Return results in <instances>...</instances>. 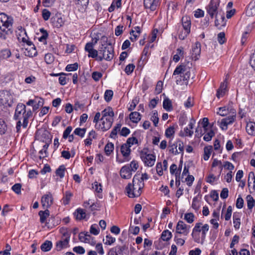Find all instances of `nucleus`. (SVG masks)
<instances>
[{"label": "nucleus", "instance_id": "680f3d73", "mask_svg": "<svg viewBox=\"0 0 255 255\" xmlns=\"http://www.w3.org/2000/svg\"><path fill=\"white\" fill-rule=\"evenodd\" d=\"M7 129V126L5 123V122L0 119V134H3L5 133Z\"/></svg>", "mask_w": 255, "mask_h": 255}, {"label": "nucleus", "instance_id": "49530a36", "mask_svg": "<svg viewBox=\"0 0 255 255\" xmlns=\"http://www.w3.org/2000/svg\"><path fill=\"white\" fill-rule=\"evenodd\" d=\"M114 145L112 142H108L105 147V152L107 155H110L113 152Z\"/></svg>", "mask_w": 255, "mask_h": 255}, {"label": "nucleus", "instance_id": "72a5a7b5", "mask_svg": "<svg viewBox=\"0 0 255 255\" xmlns=\"http://www.w3.org/2000/svg\"><path fill=\"white\" fill-rule=\"evenodd\" d=\"M74 215L78 220H82L86 218V214L83 209L81 208L77 209L74 213Z\"/></svg>", "mask_w": 255, "mask_h": 255}, {"label": "nucleus", "instance_id": "052dcab7", "mask_svg": "<svg viewBox=\"0 0 255 255\" xmlns=\"http://www.w3.org/2000/svg\"><path fill=\"white\" fill-rule=\"evenodd\" d=\"M93 189L97 193H101L102 192V186L101 183L95 181L93 184Z\"/></svg>", "mask_w": 255, "mask_h": 255}, {"label": "nucleus", "instance_id": "423d86ee", "mask_svg": "<svg viewBox=\"0 0 255 255\" xmlns=\"http://www.w3.org/2000/svg\"><path fill=\"white\" fill-rule=\"evenodd\" d=\"M114 56V50L112 46H105L102 44L99 49V56L98 61H102L105 59L106 61H111Z\"/></svg>", "mask_w": 255, "mask_h": 255}, {"label": "nucleus", "instance_id": "de8ad7c7", "mask_svg": "<svg viewBox=\"0 0 255 255\" xmlns=\"http://www.w3.org/2000/svg\"><path fill=\"white\" fill-rule=\"evenodd\" d=\"M150 120L153 122L155 127H157L158 124L159 118L158 117V113L156 110L153 111L152 115L150 118Z\"/></svg>", "mask_w": 255, "mask_h": 255}, {"label": "nucleus", "instance_id": "4be33fe9", "mask_svg": "<svg viewBox=\"0 0 255 255\" xmlns=\"http://www.w3.org/2000/svg\"><path fill=\"white\" fill-rule=\"evenodd\" d=\"M182 27L186 33H190L191 28L190 18L186 16H183L182 18Z\"/></svg>", "mask_w": 255, "mask_h": 255}, {"label": "nucleus", "instance_id": "0eeeda50", "mask_svg": "<svg viewBox=\"0 0 255 255\" xmlns=\"http://www.w3.org/2000/svg\"><path fill=\"white\" fill-rule=\"evenodd\" d=\"M13 19L4 13H0V29L6 34L11 33Z\"/></svg>", "mask_w": 255, "mask_h": 255}, {"label": "nucleus", "instance_id": "412c9836", "mask_svg": "<svg viewBox=\"0 0 255 255\" xmlns=\"http://www.w3.org/2000/svg\"><path fill=\"white\" fill-rule=\"evenodd\" d=\"M120 175L124 179H129L131 177V171L128 164L122 167L120 170Z\"/></svg>", "mask_w": 255, "mask_h": 255}, {"label": "nucleus", "instance_id": "2f4dec72", "mask_svg": "<svg viewBox=\"0 0 255 255\" xmlns=\"http://www.w3.org/2000/svg\"><path fill=\"white\" fill-rule=\"evenodd\" d=\"M45 209L44 211H40L38 213L40 216V221L41 223H45L47 218L49 216V211L48 209Z\"/></svg>", "mask_w": 255, "mask_h": 255}, {"label": "nucleus", "instance_id": "774afa93", "mask_svg": "<svg viewBox=\"0 0 255 255\" xmlns=\"http://www.w3.org/2000/svg\"><path fill=\"white\" fill-rule=\"evenodd\" d=\"M21 185L20 183H16L12 186V190L17 194L21 193Z\"/></svg>", "mask_w": 255, "mask_h": 255}, {"label": "nucleus", "instance_id": "a878e982", "mask_svg": "<svg viewBox=\"0 0 255 255\" xmlns=\"http://www.w3.org/2000/svg\"><path fill=\"white\" fill-rule=\"evenodd\" d=\"M163 108L167 112H171L173 110V106L171 101L167 97H165L163 101Z\"/></svg>", "mask_w": 255, "mask_h": 255}, {"label": "nucleus", "instance_id": "39448f33", "mask_svg": "<svg viewBox=\"0 0 255 255\" xmlns=\"http://www.w3.org/2000/svg\"><path fill=\"white\" fill-rule=\"evenodd\" d=\"M144 186V182L139 181L136 176H134L132 183H128L126 187V194L129 198L138 197L141 195Z\"/></svg>", "mask_w": 255, "mask_h": 255}, {"label": "nucleus", "instance_id": "f03ea898", "mask_svg": "<svg viewBox=\"0 0 255 255\" xmlns=\"http://www.w3.org/2000/svg\"><path fill=\"white\" fill-rule=\"evenodd\" d=\"M193 71L192 63L190 61H185L176 67L173 76L179 75L180 81H183L184 84L187 85Z\"/></svg>", "mask_w": 255, "mask_h": 255}, {"label": "nucleus", "instance_id": "5fc2aeb1", "mask_svg": "<svg viewBox=\"0 0 255 255\" xmlns=\"http://www.w3.org/2000/svg\"><path fill=\"white\" fill-rule=\"evenodd\" d=\"M116 241L115 238L113 237L111 235H107L106 239L103 240L105 244L107 245H111Z\"/></svg>", "mask_w": 255, "mask_h": 255}, {"label": "nucleus", "instance_id": "bf43d9fd", "mask_svg": "<svg viewBox=\"0 0 255 255\" xmlns=\"http://www.w3.org/2000/svg\"><path fill=\"white\" fill-rule=\"evenodd\" d=\"M78 68V64L77 63H75L74 64H68L66 66L65 68V70L67 71L71 72V71H75L77 70Z\"/></svg>", "mask_w": 255, "mask_h": 255}, {"label": "nucleus", "instance_id": "13d9d810", "mask_svg": "<svg viewBox=\"0 0 255 255\" xmlns=\"http://www.w3.org/2000/svg\"><path fill=\"white\" fill-rule=\"evenodd\" d=\"M113 92L111 90H107L104 94V98L106 101L110 102L113 97Z\"/></svg>", "mask_w": 255, "mask_h": 255}, {"label": "nucleus", "instance_id": "2eb2a0df", "mask_svg": "<svg viewBox=\"0 0 255 255\" xmlns=\"http://www.w3.org/2000/svg\"><path fill=\"white\" fill-rule=\"evenodd\" d=\"M79 238L81 242L89 244L92 246H94L96 244L95 238L92 237L88 232L80 233L79 235Z\"/></svg>", "mask_w": 255, "mask_h": 255}, {"label": "nucleus", "instance_id": "37998d69", "mask_svg": "<svg viewBox=\"0 0 255 255\" xmlns=\"http://www.w3.org/2000/svg\"><path fill=\"white\" fill-rule=\"evenodd\" d=\"M11 54L10 50L8 49H3L0 52V59H6L11 56Z\"/></svg>", "mask_w": 255, "mask_h": 255}, {"label": "nucleus", "instance_id": "09e8293b", "mask_svg": "<svg viewBox=\"0 0 255 255\" xmlns=\"http://www.w3.org/2000/svg\"><path fill=\"white\" fill-rule=\"evenodd\" d=\"M121 127V124H117V125L114 127L111 132L110 137L111 138H115L116 137L118 132L120 131Z\"/></svg>", "mask_w": 255, "mask_h": 255}, {"label": "nucleus", "instance_id": "58836bf2", "mask_svg": "<svg viewBox=\"0 0 255 255\" xmlns=\"http://www.w3.org/2000/svg\"><path fill=\"white\" fill-rule=\"evenodd\" d=\"M172 233L168 230H164L162 232L161 235V239L163 241H168L172 238Z\"/></svg>", "mask_w": 255, "mask_h": 255}, {"label": "nucleus", "instance_id": "cd10ccee", "mask_svg": "<svg viewBox=\"0 0 255 255\" xmlns=\"http://www.w3.org/2000/svg\"><path fill=\"white\" fill-rule=\"evenodd\" d=\"M247 133L251 135L255 136V123L250 122L247 124L246 127Z\"/></svg>", "mask_w": 255, "mask_h": 255}, {"label": "nucleus", "instance_id": "393cba45", "mask_svg": "<svg viewBox=\"0 0 255 255\" xmlns=\"http://www.w3.org/2000/svg\"><path fill=\"white\" fill-rule=\"evenodd\" d=\"M121 151L123 156L126 159L125 161H128L129 159L128 158L130 153V147L127 144H124L121 146Z\"/></svg>", "mask_w": 255, "mask_h": 255}, {"label": "nucleus", "instance_id": "c03bdc74", "mask_svg": "<svg viewBox=\"0 0 255 255\" xmlns=\"http://www.w3.org/2000/svg\"><path fill=\"white\" fill-rule=\"evenodd\" d=\"M48 146H49V144L46 143L43 146L42 149L39 151V154H40L39 158L40 159L43 158L47 156V155H48L47 149H48Z\"/></svg>", "mask_w": 255, "mask_h": 255}, {"label": "nucleus", "instance_id": "aec40b11", "mask_svg": "<svg viewBox=\"0 0 255 255\" xmlns=\"http://www.w3.org/2000/svg\"><path fill=\"white\" fill-rule=\"evenodd\" d=\"M187 237V236H183L181 233L175 232L174 241L177 245L182 246L185 244Z\"/></svg>", "mask_w": 255, "mask_h": 255}, {"label": "nucleus", "instance_id": "1a4fd4ad", "mask_svg": "<svg viewBox=\"0 0 255 255\" xmlns=\"http://www.w3.org/2000/svg\"><path fill=\"white\" fill-rule=\"evenodd\" d=\"M140 157L145 166L152 167L154 165L156 156L150 153L147 148H143L140 153Z\"/></svg>", "mask_w": 255, "mask_h": 255}, {"label": "nucleus", "instance_id": "7ed1b4c3", "mask_svg": "<svg viewBox=\"0 0 255 255\" xmlns=\"http://www.w3.org/2000/svg\"><path fill=\"white\" fill-rule=\"evenodd\" d=\"M209 229V226L207 224H203L201 222L196 223L191 233V236L194 241L197 243L203 244L205 241Z\"/></svg>", "mask_w": 255, "mask_h": 255}, {"label": "nucleus", "instance_id": "4468645a", "mask_svg": "<svg viewBox=\"0 0 255 255\" xmlns=\"http://www.w3.org/2000/svg\"><path fill=\"white\" fill-rule=\"evenodd\" d=\"M41 202L43 209H48L53 204V198L51 192H48L41 197Z\"/></svg>", "mask_w": 255, "mask_h": 255}, {"label": "nucleus", "instance_id": "7c9ffc66", "mask_svg": "<svg viewBox=\"0 0 255 255\" xmlns=\"http://www.w3.org/2000/svg\"><path fill=\"white\" fill-rule=\"evenodd\" d=\"M129 119L132 122L137 124L141 119V115L137 112H131L129 114Z\"/></svg>", "mask_w": 255, "mask_h": 255}, {"label": "nucleus", "instance_id": "9d476101", "mask_svg": "<svg viewBox=\"0 0 255 255\" xmlns=\"http://www.w3.org/2000/svg\"><path fill=\"white\" fill-rule=\"evenodd\" d=\"M220 3V0H210L209 4L206 6V12L211 18L216 17Z\"/></svg>", "mask_w": 255, "mask_h": 255}, {"label": "nucleus", "instance_id": "e433bc0d", "mask_svg": "<svg viewBox=\"0 0 255 255\" xmlns=\"http://www.w3.org/2000/svg\"><path fill=\"white\" fill-rule=\"evenodd\" d=\"M213 147L212 146H205L204 149L203 158L205 161L209 159L212 151Z\"/></svg>", "mask_w": 255, "mask_h": 255}, {"label": "nucleus", "instance_id": "f257e3e1", "mask_svg": "<svg viewBox=\"0 0 255 255\" xmlns=\"http://www.w3.org/2000/svg\"><path fill=\"white\" fill-rule=\"evenodd\" d=\"M32 115V113L31 110H26L25 105L22 103H19L17 104L13 116V119L15 120H18L16 126L17 131H19L21 126V120L23 121V127L25 128L27 126L28 123V119L31 117Z\"/></svg>", "mask_w": 255, "mask_h": 255}, {"label": "nucleus", "instance_id": "c9c22d12", "mask_svg": "<svg viewBox=\"0 0 255 255\" xmlns=\"http://www.w3.org/2000/svg\"><path fill=\"white\" fill-rule=\"evenodd\" d=\"M53 24L57 27H60L64 24V21L61 17L55 16L52 18Z\"/></svg>", "mask_w": 255, "mask_h": 255}, {"label": "nucleus", "instance_id": "f8f14e48", "mask_svg": "<svg viewBox=\"0 0 255 255\" xmlns=\"http://www.w3.org/2000/svg\"><path fill=\"white\" fill-rule=\"evenodd\" d=\"M13 96L9 91L2 90L0 91V104L2 105H9L12 101Z\"/></svg>", "mask_w": 255, "mask_h": 255}, {"label": "nucleus", "instance_id": "8fccbe9b", "mask_svg": "<svg viewBox=\"0 0 255 255\" xmlns=\"http://www.w3.org/2000/svg\"><path fill=\"white\" fill-rule=\"evenodd\" d=\"M192 207L196 211H198L200 207V202L197 197L193 198L192 203Z\"/></svg>", "mask_w": 255, "mask_h": 255}, {"label": "nucleus", "instance_id": "3c124183", "mask_svg": "<svg viewBox=\"0 0 255 255\" xmlns=\"http://www.w3.org/2000/svg\"><path fill=\"white\" fill-rule=\"evenodd\" d=\"M90 233L95 236L98 235L100 233V229L98 225L96 224L92 225L90 227Z\"/></svg>", "mask_w": 255, "mask_h": 255}, {"label": "nucleus", "instance_id": "f3484780", "mask_svg": "<svg viewBox=\"0 0 255 255\" xmlns=\"http://www.w3.org/2000/svg\"><path fill=\"white\" fill-rule=\"evenodd\" d=\"M144 6L150 11H154L159 5V0H144Z\"/></svg>", "mask_w": 255, "mask_h": 255}, {"label": "nucleus", "instance_id": "ddd939ff", "mask_svg": "<svg viewBox=\"0 0 255 255\" xmlns=\"http://www.w3.org/2000/svg\"><path fill=\"white\" fill-rule=\"evenodd\" d=\"M190 226L186 224L183 221L180 220L178 222L175 232L181 233L183 236H188L190 232Z\"/></svg>", "mask_w": 255, "mask_h": 255}, {"label": "nucleus", "instance_id": "6e6d98bb", "mask_svg": "<svg viewBox=\"0 0 255 255\" xmlns=\"http://www.w3.org/2000/svg\"><path fill=\"white\" fill-rule=\"evenodd\" d=\"M65 168L64 165L60 166L56 171V174L57 176H59L60 178L64 177L65 175Z\"/></svg>", "mask_w": 255, "mask_h": 255}, {"label": "nucleus", "instance_id": "6e6552de", "mask_svg": "<svg viewBox=\"0 0 255 255\" xmlns=\"http://www.w3.org/2000/svg\"><path fill=\"white\" fill-rule=\"evenodd\" d=\"M60 232L62 235L61 239L56 243V249L58 251L69 247L71 237V233L66 228L61 229Z\"/></svg>", "mask_w": 255, "mask_h": 255}, {"label": "nucleus", "instance_id": "5701e85b", "mask_svg": "<svg viewBox=\"0 0 255 255\" xmlns=\"http://www.w3.org/2000/svg\"><path fill=\"white\" fill-rule=\"evenodd\" d=\"M201 52L200 44L196 43L192 48V57L195 60L199 59Z\"/></svg>", "mask_w": 255, "mask_h": 255}, {"label": "nucleus", "instance_id": "f704fd0d", "mask_svg": "<svg viewBox=\"0 0 255 255\" xmlns=\"http://www.w3.org/2000/svg\"><path fill=\"white\" fill-rule=\"evenodd\" d=\"M72 196L73 194L70 191H66L62 198L63 204L64 205L69 204Z\"/></svg>", "mask_w": 255, "mask_h": 255}, {"label": "nucleus", "instance_id": "c85d7f7f", "mask_svg": "<svg viewBox=\"0 0 255 255\" xmlns=\"http://www.w3.org/2000/svg\"><path fill=\"white\" fill-rule=\"evenodd\" d=\"M79 9L85 10L89 3V0H73Z\"/></svg>", "mask_w": 255, "mask_h": 255}, {"label": "nucleus", "instance_id": "b1692460", "mask_svg": "<svg viewBox=\"0 0 255 255\" xmlns=\"http://www.w3.org/2000/svg\"><path fill=\"white\" fill-rule=\"evenodd\" d=\"M184 55L185 52L183 47H180L176 49V54L174 55L173 57V60L177 63L180 60V58L184 57Z\"/></svg>", "mask_w": 255, "mask_h": 255}, {"label": "nucleus", "instance_id": "a211bd4d", "mask_svg": "<svg viewBox=\"0 0 255 255\" xmlns=\"http://www.w3.org/2000/svg\"><path fill=\"white\" fill-rule=\"evenodd\" d=\"M195 123L196 121L194 119L192 118L190 120L188 127L184 128V136L189 137H191L192 136L194 133L193 128Z\"/></svg>", "mask_w": 255, "mask_h": 255}, {"label": "nucleus", "instance_id": "9b49d317", "mask_svg": "<svg viewBox=\"0 0 255 255\" xmlns=\"http://www.w3.org/2000/svg\"><path fill=\"white\" fill-rule=\"evenodd\" d=\"M232 115L223 119L220 123V127L223 130H227L228 126L232 124L236 119V111L234 109L231 110Z\"/></svg>", "mask_w": 255, "mask_h": 255}, {"label": "nucleus", "instance_id": "473e14b6", "mask_svg": "<svg viewBox=\"0 0 255 255\" xmlns=\"http://www.w3.org/2000/svg\"><path fill=\"white\" fill-rule=\"evenodd\" d=\"M234 227L236 230L239 229L241 225L240 216L239 214L234 213L233 217Z\"/></svg>", "mask_w": 255, "mask_h": 255}, {"label": "nucleus", "instance_id": "603ef678", "mask_svg": "<svg viewBox=\"0 0 255 255\" xmlns=\"http://www.w3.org/2000/svg\"><path fill=\"white\" fill-rule=\"evenodd\" d=\"M86 131V129L85 128H75L74 131V133L77 135L83 137L85 136Z\"/></svg>", "mask_w": 255, "mask_h": 255}, {"label": "nucleus", "instance_id": "69168bd1", "mask_svg": "<svg viewBox=\"0 0 255 255\" xmlns=\"http://www.w3.org/2000/svg\"><path fill=\"white\" fill-rule=\"evenodd\" d=\"M218 41L220 44H224L226 41L225 34L223 32H220L218 34Z\"/></svg>", "mask_w": 255, "mask_h": 255}, {"label": "nucleus", "instance_id": "4d7b16f0", "mask_svg": "<svg viewBox=\"0 0 255 255\" xmlns=\"http://www.w3.org/2000/svg\"><path fill=\"white\" fill-rule=\"evenodd\" d=\"M247 206L248 209H251L255 206V201L251 195H248L247 197Z\"/></svg>", "mask_w": 255, "mask_h": 255}, {"label": "nucleus", "instance_id": "bb28decb", "mask_svg": "<svg viewBox=\"0 0 255 255\" xmlns=\"http://www.w3.org/2000/svg\"><path fill=\"white\" fill-rule=\"evenodd\" d=\"M246 14L250 16L255 15V0L251 1L249 4L246 10Z\"/></svg>", "mask_w": 255, "mask_h": 255}, {"label": "nucleus", "instance_id": "e2e57ef3", "mask_svg": "<svg viewBox=\"0 0 255 255\" xmlns=\"http://www.w3.org/2000/svg\"><path fill=\"white\" fill-rule=\"evenodd\" d=\"M135 68V66L133 64H128L125 68V71L128 75H130L132 73Z\"/></svg>", "mask_w": 255, "mask_h": 255}, {"label": "nucleus", "instance_id": "a18cd8bd", "mask_svg": "<svg viewBox=\"0 0 255 255\" xmlns=\"http://www.w3.org/2000/svg\"><path fill=\"white\" fill-rule=\"evenodd\" d=\"M195 216L192 213L185 214L184 219L189 224H192L195 220Z\"/></svg>", "mask_w": 255, "mask_h": 255}, {"label": "nucleus", "instance_id": "a19ab883", "mask_svg": "<svg viewBox=\"0 0 255 255\" xmlns=\"http://www.w3.org/2000/svg\"><path fill=\"white\" fill-rule=\"evenodd\" d=\"M122 0H117L116 1L114 0L111 3L110 6L108 8V10L110 12L114 11L115 7L120 8L121 6Z\"/></svg>", "mask_w": 255, "mask_h": 255}, {"label": "nucleus", "instance_id": "0e129e2a", "mask_svg": "<svg viewBox=\"0 0 255 255\" xmlns=\"http://www.w3.org/2000/svg\"><path fill=\"white\" fill-rule=\"evenodd\" d=\"M88 56L93 58H96L98 61V58L99 56V50L93 49L88 52Z\"/></svg>", "mask_w": 255, "mask_h": 255}, {"label": "nucleus", "instance_id": "c756f323", "mask_svg": "<svg viewBox=\"0 0 255 255\" xmlns=\"http://www.w3.org/2000/svg\"><path fill=\"white\" fill-rule=\"evenodd\" d=\"M130 33L132 35V36L130 37L131 41L132 42L136 41L140 33V27H134V29L132 30Z\"/></svg>", "mask_w": 255, "mask_h": 255}, {"label": "nucleus", "instance_id": "79ce46f5", "mask_svg": "<svg viewBox=\"0 0 255 255\" xmlns=\"http://www.w3.org/2000/svg\"><path fill=\"white\" fill-rule=\"evenodd\" d=\"M52 244L51 241H46L41 246V250L43 252H48L50 251L52 248Z\"/></svg>", "mask_w": 255, "mask_h": 255}, {"label": "nucleus", "instance_id": "20e7f679", "mask_svg": "<svg viewBox=\"0 0 255 255\" xmlns=\"http://www.w3.org/2000/svg\"><path fill=\"white\" fill-rule=\"evenodd\" d=\"M101 125H97L96 129L106 131L110 129L114 121V113L111 107L106 108L102 112Z\"/></svg>", "mask_w": 255, "mask_h": 255}, {"label": "nucleus", "instance_id": "4c0bfd02", "mask_svg": "<svg viewBox=\"0 0 255 255\" xmlns=\"http://www.w3.org/2000/svg\"><path fill=\"white\" fill-rule=\"evenodd\" d=\"M175 133V128L173 127H169L165 132V135L167 138H170V140H172Z\"/></svg>", "mask_w": 255, "mask_h": 255}, {"label": "nucleus", "instance_id": "864d4df0", "mask_svg": "<svg viewBox=\"0 0 255 255\" xmlns=\"http://www.w3.org/2000/svg\"><path fill=\"white\" fill-rule=\"evenodd\" d=\"M116 255H126L125 253L126 247L125 246H117L115 247Z\"/></svg>", "mask_w": 255, "mask_h": 255}, {"label": "nucleus", "instance_id": "dca6fc26", "mask_svg": "<svg viewBox=\"0 0 255 255\" xmlns=\"http://www.w3.org/2000/svg\"><path fill=\"white\" fill-rule=\"evenodd\" d=\"M228 82L227 78L222 82L219 89L217 90L216 97L218 99L223 97L228 92Z\"/></svg>", "mask_w": 255, "mask_h": 255}, {"label": "nucleus", "instance_id": "6ab92c4d", "mask_svg": "<svg viewBox=\"0 0 255 255\" xmlns=\"http://www.w3.org/2000/svg\"><path fill=\"white\" fill-rule=\"evenodd\" d=\"M16 36L18 40L22 42H25L26 41V39L28 38L25 29L23 28L22 26L18 27V31H16Z\"/></svg>", "mask_w": 255, "mask_h": 255}, {"label": "nucleus", "instance_id": "338daca9", "mask_svg": "<svg viewBox=\"0 0 255 255\" xmlns=\"http://www.w3.org/2000/svg\"><path fill=\"white\" fill-rule=\"evenodd\" d=\"M128 166L131 172H135L138 167V162L135 160H132Z\"/></svg>", "mask_w": 255, "mask_h": 255}, {"label": "nucleus", "instance_id": "ea45409f", "mask_svg": "<svg viewBox=\"0 0 255 255\" xmlns=\"http://www.w3.org/2000/svg\"><path fill=\"white\" fill-rule=\"evenodd\" d=\"M178 146V143H172L171 141V140L169 142V151L173 153L174 155H177L179 153V152L178 151L177 147Z\"/></svg>", "mask_w": 255, "mask_h": 255}]
</instances>
